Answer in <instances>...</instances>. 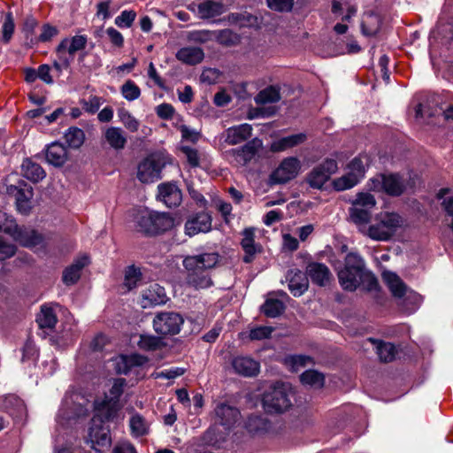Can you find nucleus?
<instances>
[{
  "label": "nucleus",
  "instance_id": "nucleus-46",
  "mask_svg": "<svg viewBox=\"0 0 453 453\" xmlns=\"http://www.w3.org/2000/svg\"><path fill=\"white\" fill-rule=\"evenodd\" d=\"M246 428L251 434H258L267 430L268 422L260 416H250L246 421Z\"/></svg>",
  "mask_w": 453,
  "mask_h": 453
},
{
  "label": "nucleus",
  "instance_id": "nucleus-44",
  "mask_svg": "<svg viewBox=\"0 0 453 453\" xmlns=\"http://www.w3.org/2000/svg\"><path fill=\"white\" fill-rule=\"evenodd\" d=\"M132 434L139 437L149 432V425L145 419L139 414L134 415L129 421Z\"/></svg>",
  "mask_w": 453,
  "mask_h": 453
},
{
  "label": "nucleus",
  "instance_id": "nucleus-63",
  "mask_svg": "<svg viewBox=\"0 0 453 453\" xmlns=\"http://www.w3.org/2000/svg\"><path fill=\"white\" fill-rule=\"evenodd\" d=\"M157 116L163 119H170L174 114V108L169 104H161L157 107Z\"/></svg>",
  "mask_w": 453,
  "mask_h": 453
},
{
  "label": "nucleus",
  "instance_id": "nucleus-20",
  "mask_svg": "<svg viewBox=\"0 0 453 453\" xmlns=\"http://www.w3.org/2000/svg\"><path fill=\"white\" fill-rule=\"evenodd\" d=\"M306 273L311 280L319 286H326L332 278L329 268L321 263H310L306 267Z\"/></svg>",
  "mask_w": 453,
  "mask_h": 453
},
{
  "label": "nucleus",
  "instance_id": "nucleus-43",
  "mask_svg": "<svg viewBox=\"0 0 453 453\" xmlns=\"http://www.w3.org/2000/svg\"><path fill=\"white\" fill-rule=\"evenodd\" d=\"M376 349L380 361L388 363L395 359L396 349L393 344L389 342H379Z\"/></svg>",
  "mask_w": 453,
  "mask_h": 453
},
{
  "label": "nucleus",
  "instance_id": "nucleus-25",
  "mask_svg": "<svg viewBox=\"0 0 453 453\" xmlns=\"http://www.w3.org/2000/svg\"><path fill=\"white\" fill-rule=\"evenodd\" d=\"M104 138L111 148L116 150H121L127 142L125 132L120 127H110L104 134Z\"/></svg>",
  "mask_w": 453,
  "mask_h": 453
},
{
  "label": "nucleus",
  "instance_id": "nucleus-2",
  "mask_svg": "<svg viewBox=\"0 0 453 453\" xmlns=\"http://www.w3.org/2000/svg\"><path fill=\"white\" fill-rule=\"evenodd\" d=\"M403 225V219L398 213L381 211L375 215L361 234L376 242H388Z\"/></svg>",
  "mask_w": 453,
  "mask_h": 453
},
{
  "label": "nucleus",
  "instance_id": "nucleus-51",
  "mask_svg": "<svg viewBox=\"0 0 453 453\" xmlns=\"http://www.w3.org/2000/svg\"><path fill=\"white\" fill-rule=\"evenodd\" d=\"M214 39L222 45L230 46L238 41V36L230 29H223L216 32Z\"/></svg>",
  "mask_w": 453,
  "mask_h": 453
},
{
  "label": "nucleus",
  "instance_id": "nucleus-41",
  "mask_svg": "<svg viewBox=\"0 0 453 453\" xmlns=\"http://www.w3.org/2000/svg\"><path fill=\"white\" fill-rule=\"evenodd\" d=\"M263 312L270 318L280 316L285 310L283 302L278 299H267L262 306Z\"/></svg>",
  "mask_w": 453,
  "mask_h": 453
},
{
  "label": "nucleus",
  "instance_id": "nucleus-19",
  "mask_svg": "<svg viewBox=\"0 0 453 453\" xmlns=\"http://www.w3.org/2000/svg\"><path fill=\"white\" fill-rule=\"evenodd\" d=\"M234 372L244 377H253L259 372L260 365L249 357L239 356L232 360Z\"/></svg>",
  "mask_w": 453,
  "mask_h": 453
},
{
  "label": "nucleus",
  "instance_id": "nucleus-22",
  "mask_svg": "<svg viewBox=\"0 0 453 453\" xmlns=\"http://www.w3.org/2000/svg\"><path fill=\"white\" fill-rule=\"evenodd\" d=\"M89 263V259L88 256H81L76 258L73 263L65 269L63 272V282L65 285H73L75 284L80 277L81 270L88 265Z\"/></svg>",
  "mask_w": 453,
  "mask_h": 453
},
{
  "label": "nucleus",
  "instance_id": "nucleus-12",
  "mask_svg": "<svg viewBox=\"0 0 453 453\" xmlns=\"http://www.w3.org/2000/svg\"><path fill=\"white\" fill-rule=\"evenodd\" d=\"M164 164L159 158L146 157L138 165L137 178L142 183H151L160 179Z\"/></svg>",
  "mask_w": 453,
  "mask_h": 453
},
{
  "label": "nucleus",
  "instance_id": "nucleus-35",
  "mask_svg": "<svg viewBox=\"0 0 453 453\" xmlns=\"http://www.w3.org/2000/svg\"><path fill=\"white\" fill-rule=\"evenodd\" d=\"M367 156H359L353 158L347 165V172L354 174L357 180H360L365 176V167L368 165Z\"/></svg>",
  "mask_w": 453,
  "mask_h": 453
},
{
  "label": "nucleus",
  "instance_id": "nucleus-33",
  "mask_svg": "<svg viewBox=\"0 0 453 453\" xmlns=\"http://www.w3.org/2000/svg\"><path fill=\"white\" fill-rule=\"evenodd\" d=\"M381 27V18L378 14L368 13L362 21V31L366 36H376Z\"/></svg>",
  "mask_w": 453,
  "mask_h": 453
},
{
  "label": "nucleus",
  "instance_id": "nucleus-61",
  "mask_svg": "<svg viewBox=\"0 0 453 453\" xmlns=\"http://www.w3.org/2000/svg\"><path fill=\"white\" fill-rule=\"evenodd\" d=\"M273 331V329L271 326H258L250 331V337L252 340L265 339L271 335Z\"/></svg>",
  "mask_w": 453,
  "mask_h": 453
},
{
  "label": "nucleus",
  "instance_id": "nucleus-54",
  "mask_svg": "<svg viewBox=\"0 0 453 453\" xmlns=\"http://www.w3.org/2000/svg\"><path fill=\"white\" fill-rule=\"evenodd\" d=\"M268 7L275 12H290L294 6L295 0H266Z\"/></svg>",
  "mask_w": 453,
  "mask_h": 453
},
{
  "label": "nucleus",
  "instance_id": "nucleus-55",
  "mask_svg": "<svg viewBox=\"0 0 453 453\" xmlns=\"http://www.w3.org/2000/svg\"><path fill=\"white\" fill-rule=\"evenodd\" d=\"M136 18L134 11H123L120 15L116 17L115 24L119 27H130Z\"/></svg>",
  "mask_w": 453,
  "mask_h": 453
},
{
  "label": "nucleus",
  "instance_id": "nucleus-57",
  "mask_svg": "<svg viewBox=\"0 0 453 453\" xmlns=\"http://www.w3.org/2000/svg\"><path fill=\"white\" fill-rule=\"evenodd\" d=\"M14 21L12 13H7L5 20L2 27L3 39L4 42H9L14 33Z\"/></svg>",
  "mask_w": 453,
  "mask_h": 453
},
{
  "label": "nucleus",
  "instance_id": "nucleus-59",
  "mask_svg": "<svg viewBox=\"0 0 453 453\" xmlns=\"http://www.w3.org/2000/svg\"><path fill=\"white\" fill-rule=\"evenodd\" d=\"M101 104V98L96 96H90L88 100H83L81 102L83 110L89 113L96 112L100 108Z\"/></svg>",
  "mask_w": 453,
  "mask_h": 453
},
{
  "label": "nucleus",
  "instance_id": "nucleus-37",
  "mask_svg": "<svg viewBox=\"0 0 453 453\" xmlns=\"http://www.w3.org/2000/svg\"><path fill=\"white\" fill-rule=\"evenodd\" d=\"M137 346L139 349L145 351H154L160 349L164 346V342L159 337L150 334H141L137 342Z\"/></svg>",
  "mask_w": 453,
  "mask_h": 453
},
{
  "label": "nucleus",
  "instance_id": "nucleus-36",
  "mask_svg": "<svg viewBox=\"0 0 453 453\" xmlns=\"http://www.w3.org/2000/svg\"><path fill=\"white\" fill-rule=\"evenodd\" d=\"M125 386V379H116L110 389L109 395L105 396L104 403L111 406V408L115 407L119 403V397L123 394Z\"/></svg>",
  "mask_w": 453,
  "mask_h": 453
},
{
  "label": "nucleus",
  "instance_id": "nucleus-32",
  "mask_svg": "<svg viewBox=\"0 0 453 453\" xmlns=\"http://www.w3.org/2000/svg\"><path fill=\"white\" fill-rule=\"evenodd\" d=\"M22 173L25 178L33 182H38L46 176L42 167L29 158H26L22 163Z\"/></svg>",
  "mask_w": 453,
  "mask_h": 453
},
{
  "label": "nucleus",
  "instance_id": "nucleus-45",
  "mask_svg": "<svg viewBox=\"0 0 453 453\" xmlns=\"http://www.w3.org/2000/svg\"><path fill=\"white\" fill-rule=\"evenodd\" d=\"M358 182L359 180H357V177H355L354 174L347 172L344 175L333 180V187L337 191H343L353 188Z\"/></svg>",
  "mask_w": 453,
  "mask_h": 453
},
{
  "label": "nucleus",
  "instance_id": "nucleus-49",
  "mask_svg": "<svg viewBox=\"0 0 453 453\" xmlns=\"http://www.w3.org/2000/svg\"><path fill=\"white\" fill-rule=\"evenodd\" d=\"M360 286L367 291L376 290L379 286L378 280L375 275L372 272L366 270L365 267L361 274Z\"/></svg>",
  "mask_w": 453,
  "mask_h": 453
},
{
  "label": "nucleus",
  "instance_id": "nucleus-21",
  "mask_svg": "<svg viewBox=\"0 0 453 453\" xmlns=\"http://www.w3.org/2000/svg\"><path fill=\"white\" fill-rule=\"evenodd\" d=\"M87 37L85 35H74L71 38L63 39L57 47V53L60 55H74L78 51L85 49L87 45Z\"/></svg>",
  "mask_w": 453,
  "mask_h": 453
},
{
  "label": "nucleus",
  "instance_id": "nucleus-52",
  "mask_svg": "<svg viewBox=\"0 0 453 453\" xmlns=\"http://www.w3.org/2000/svg\"><path fill=\"white\" fill-rule=\"evenodd\" d=\"M187 369L183 367H172L160 372H155L152 375L155 379H175L183 375Z\"/></svg>",
  "mask_w": 453,
  "mask_h": 453
},
{
  "label": "nucleus",
  "instance_id": "nucleus-17",
  "mask_svg": "<svg viewBox=\"0 0 453 453\" xmlns=\"http://www.w3.org/2000/svg\"><path fill=\"white\" fill-rule=\"evenodd\" d=\"M252 130L251 125L247 123L231 127L225 131L224 141L228 145L239 144L251 136Z\"/></svg>",
  "mask_w": 453,
  "mask_h": 453
},
{
  "label": "nucleus",
  "instance_id": "nucleus-26",
  "mask_svg": "<svg viewBox=\"0 0 453 453\" xmlns=\"http://www.w3.org/2000/svg\"><path fill=\"white\" fill-rule=\"evenodd\" d=\"M147 362L148 358L139 354L121 356L117 363V371L119 373L127 374L134 367L142 366Z\"/></svg>",
  "mask_w": 453,
  "mask_h": 453
},
{
  "label": "nucleus",
  "instance_id": "nucleus-6",
  "mask_svg": "<svg viewBox=\"0 0 453 453\" xmlns=\"http://www.w3.org/2000/svg\"><path fill=\"white\" fill-rule=\"evenodd\" d=\"M376 205L375 197L367 192H360L351 203L349 214L351 221L357 225L358 231L363 229L372 219V211Z\"/></svg>",
  "mask_w": 453,
  "mask_h": 453
},
{
  "label": "nucleus",
  "instance_id": "nucleus-34",
  "mask_svg": "<svg viewBox=\"0 0 453 453\" xmlns=\"http://www.w3.org/2000/svg\"><path fill=\"white\" fill-rule=\"evenodd\" d=\"M36 321L41 328H53L57 322L58 318L52 307L44 304L41 307V312L37 316Z\"/></svg>",
  "mask_w": 453,
  "mask_h": 453
},
{
  "label": "nucleus",
  "instance_id": "nucleus-48",
  "mask_svg": "<svg viewBox=\"0 0 453 453\" xmlns=\"http://www.w3.org/2000/svg\"><path fill=\"white\" fill-rule=\"evenodd\" d=\"M119 118L124 127L130 132L134 133L138 131L140 122L127 110L119 111Z\"/></svg>",
  "mask_w": 453,
  "mask_h": 453
},
{
  "label": "nucleus",
  "instance_id": "nucleus-29",
  "mask_svg": "<svg viewBox=\"0 0 453 453\" xmlns=\"http://www.w3.org/2000/svg\"><path fill=\"white\" fill-rule=\"evenodd\" d=\"M382 280L395 297L400 298L405 295L407 287L395 273L384 272L382 273Z\"/></svg>",
  "mask_w": 453,
  "mask_h": 453
},
{
  "label": "nucleus",
  "instance_id": "nucleus-1",
  "mask_svg": "<svg viewBox=\"0 0 453 453\" xmlns=\"http://www.w3.org/2000/svg\"><path fill=\"white\" fill-rule=\"evenodd\" d=\"M219 258L217 252L186 257L183 265L188 272V284L196 289L209 288L212 282L208 271L218 264Z\"/></svg>",
  "mask_w": 453,
  "mask_h": 453
},
{
  "label": "nucleus",
  "instance_id": "nucleus-3",
  "mask_svg": "<svg viewBox=\"0 0 453 453\" xmlns=\"http://www.w3.org/2000/svg\"><path fill=\"white\" fill-rule=\"evenodd\" d=\"M135 223L138 231L149 235L164 233L173 226V219L169 214L148 210L139 211Z\"/></svg>",
  "mask_w": 453,
  "mask_h": 453
},
{
  "label": "nucleus",
  "instance_id": "nucleus-14",
  "mask_svg": "<svg viewBox=\"0 0 453 453\" xmlns=\"http://www.w3.org/2000/svg\"><path fill=\"white\" fill-rule=\"evenodd\" d=\"M157 198L167 207H177L182 200V194L178 186L174 183L166 182L158 185Z\"/></svg>",
  "mask_w": 453,
  "mask_h": 453
},
{
  "label": "nucleus",
  "instance_id": "nucleus-56",
  "mask_svg": "<svg viewBox=\"0 0 453 453\" xmlns=\"http://www.w3.org/2000/svg\"><path fill=\"white\" fill-rule=\"evenodd\" d=\"M180 150L185 155L187 162L191 167H198L200 165V156L197 150L189 146H182Z\"/></svg>",
  "mask_w": 453,
  "mask_h": 453
},
{
  "label": "nucleus",
  "instance_id": "nucleus-64",
  "mask_svg": "<svg viewBox=\"0 0 453 453\" xmlns=\"http://www.w3.org/2000/svg\"><path fill=\"white\" fill-rule=\"evenodd\" d=\"M58 33V30L56 27L50 26L49 24H45L42 26V33L39 36V40L42 42H48L54 36H56Z\"/></svg>",
  "mask_w": 453,
  "mask_h": 453
},
{
  "label": "nucleus",
  "instance_id": "nucleus-10",
  "mask_svg": "<svg viewBox=\"0 0 453 453\" xmlns=\"http://www.w3.org/2000/svg\"><path fill=\"white\" fill-rule=\"evenodd\" d=\"M373 189L398 196L405 190V182L399 174H382L372 180Z\"/></svg>",
  "mask_w": 453,
  "mask_h": 453
},
{
  "label": "nucleus",
  "instance_id": "nucleus-7",
  "mask_svg": "<svg viewBox=\"0 0 453 453\" xmlns=\"http://www.w3.org/2000/svg\"><path fill=\"white\" fill-rule=\"evenodd\" d=\"M183 322V318L177 312H160L153 319V327L160 335H174L180 333Z\"/></svg>",
  "mask_w": 453,
  "mask_h": 453
},
{
  "label": "nucleus",
  "instance_id": "nucleus-42",
  "mask_svg": "<svg viewBox=\"0 0 453 453\" xmlns=\"http://www.w3.org/2000/svg\"><path fill=\"white\" fill-rule=\"evenodd\" d=\"M88 438L93 444V448H95V444L105 446L110 444L111 441L108 433L103 427H90Z\"/></svg>",
  "mask_w": 453,
  "mask_h": 453
},
{
  "label": "nucleus",
  "instance_id": "nucleus-40",
  "mask_svg": "<svg viewBox=\"0 0 453 453\" xmlns=\"http://www.w3.org/2000/svg\"><path fill=\"white\" fill-rule=\"evenodd\" d=\"M65 139L70 147L78 149L83 144L85 134L81 129L72 127L65 134Z\"/></svg>",
  "mask_w": 453,
  "mask_h": 453
},
{
  "label": "nucleus",
  "instance_id": "nucleus-18",
  "mask_svg": "<svg viewBox=\"0 0 453 453\" xmlns=\"http://www.w3.org/2000/svg\"><path fill=\"white\" fill-rule=\"evenodd\" d=\"M216 422L227 428L234 426L240 417V411L235 407L226 403H219L214 409Z\"/></svg>",
  "mask_w": 453,
  "mask_h": 453
},
{
  "label": "nucleus",
  "instance_id": "nucleus-13",
  "mask_svg": "<svg viewBox=\"0 0 453 453\" xmlns=\"http://www.w3.org/2000/svg\"><path fill=\"white\" fill-rule=\"evenodd\" d=\"M211 229V217L205 211L192 215L185 223V234L194 236L199 233H207Z\"/></svg>",
  "mask_w": 453,
  "mask_h": 453
},
{
  "label": "nucleus",
  "instance_id": "nucleus-62",
  "mask_svg": "<svg viewBox=\"0 0 453 453\" xmlns=\"http://www.w3.org/2000/svg\"><path fill=\"white\" fill-rule=\"evenodd\" d=\"M16 252V247L11 243H7L4 241L0 235V258L5 259L12 257Z\"/></svg>",
  "mask_w": 453,
  "mask_h": 453
},
{
  "label": "nucleus",
  "instance_id": "nucleus-4",
  "mask_svg": "<svg viewBox=\"0 0 453 453\" xmlns=\"http://www.w3.org/2000/svg\"><path fill=\"white\" fill-rule=\"evenodd\" d=\"M292 388L289 385L277 382L266 390L262 397V405L268 413H281L292 405Z\"/></svg>",
  "mask_w": 453,
  "mask_h": 453
},
{
  "label": "nucleus",
  "instance_id": "nucleus-24",
  "mask_svg": "<svg viewBox=\"0 0 453 453\" xmlns=\"http://www.w3.org/2000/svg\"><path fill=\"white\" fill-rule=\"evenodd\" d=\"M67 149L62 143L53 142L47 147L46 160L49 164L59 167L67 161Z\"/></svg>",
  "mask_w": 453,
  "mask_h": 453
},
{
  "label": "nucleus",
  "instance_id": "nucleus-9",
  "mask_svg": "<svg viewBox=\"0 0 453 453\" xmlns=\"http://www.w3.org/2000/svg\"><path fill=\"white\" fill-rule=\"evenodd\" d=\"M262 144L260 139L254 138L241 148L226 151V157L235 165H245L255 157Z\"/></svg>",
  "mask_w": 453,
  "mask_h": 453
},
{
  "label": "nucleus",
  "instance_id": "nucleus-38",
  "mask_svg": "<svg viewBox=\"0 0 453 453\" xmlns=\"http://www.w3.org/2000/svg\"><path fill=\"white\" fill-rule=\"evenodd\" d=\"M280 90L274 86L265 88V89L261 90L255 97V101L257 104L276 103L280 101Z\"/></svg>",
  "mask_w": 453,
  "mask_h": 453
},
{
  "label": "nucleus",
  "instance_id": "nucleus-53",
  "mask_svg": "<svg viewBox=\"0 0 453 453\" xmlns=\"http://www.w3.org/2000/svg\"><path fill=\"white\" fill-rule=\"evenodd\" d=\"M311 357L303 355L292 356L286 358V363L290 365L291 369L295 372L298 371L301 367L311 364Z\"/></svg>",
  "mask_w": 453,
  "mask_h": 453
},
{
  "label": "nucleus",
  "instance_id": "nucleus-39",
  "mask_svg": "<svg viewBox=\"0 0 453 453\" xmlns=\"http://www.w3.org/2000/svg\"><path fill=\"white\" fill-rule=\"evenodd\" d=\"M300 380L303 385H309L314 388H321L325 382L324 375L315 370L305 371L301 374Z\"/></svg>",
  "mask_w": 453,
  "mask_h": 453
},
{
  "label": "nucleus",
  "instance_id": "nucleus-60",
  "mask_svg": "<svg viewBox=\"0 0 453 453\" xmlns=\"http://www.w3.org/2000/svg\"><path fill=\"white\" fill-rule=\"evenodd\" d=\"M220 75L221 73L219 70L207 68L203 71L201 74V81L209 84H213L219 81Z\"/></svg>",
  "mask_w": 453,
  "mask_h": 453
},
{
  "label": "nucleus",
  "instance_id": "nucleus-30",
  "mask_svg": "<svg viewBox=\"0 0 453 453\" xmlns=\"http://www.w3.org/2000/svg\"><path fill=\"white\" fill-rule=\"evenodd\" d=\"M306 138V134L303 133L280 138L272 143L271 150L273 152H280L288 149H291L295 146L303 143Z\"/></svg>",
  "mask_w": 453,
  "mask_h": 453
},
{
  "label": "nucleus",
  "instance_id": "nucleus-8",
  "mask_svg": "<svg viewBox=\"0 0 453 453\" xmlns=\"http://www.w3.org/2000/svg\"><path fill=\"white\" fill-rule=\"evenodd\" d=\"M337 169V162L334 159L327 158L312 168L306 175L305 181L311 188L321 189Z\"/></svg>",
  "mask_w": 453,
  "mask_h": 453
},
{
  "label": "nucleus",
  "instance_id": "nucleus-58",
  "mask_svg": "<svg viewBox=\"0 0 453 453\" xmlns=\"http://www.w3.org/2000/svg\"><path fill=\"white\" fill-rule=\"evenodd\" d=\"M216 35V32L209 31V30H202V31H195L190 34L189 38L190 40L196 42H206L212 39H214V36Z\"/></svg>",
  "mask_w": 453,
  "mask_h": 453
},
{
  "label": "nucleus",
  "instance_id": "nucleus-5",
  "mask_svg": "<svg viewBox=\"0 0 453 453\" xmlns=\"http://www.w3.org/2000/svg\"><path fill=\"white\" fill-rule=\"evenodd\" d=\"M365 265V260L359 254L350 252L346 256L344 267L338 272L339 283L344 290L352 292L360 286Z\"/></svg>",
  "mask_w": 453,
  "mask_h": 453
},
{
  "label": "nucleus",
  "instance_id": "nucleus-47",
  "mask_svg": "<svg viewBox=\"0 0 453 453\" xmlns=\"http://www.w3.org/2000/svg\"><path fill=\"white\" fill-rule=\"evenodd\" d=\"M121 94L127 101H134L140 97V88L131 80L127 81L120 88Z\"/></svg>",
  "mask_w": 453,
  "mask_h": 453
},
{
  "label": "nucleus",
  "instance_id": "nucleus-31",
  "mask_svg": "<svg viewBox=\"0 0 453 453\" xmlns=\"http://www.w3.org/2000/svg\"><path fill=\"white\" fill-rule=\"evenodd\" d=\"M288 280V288L295 296H300L308 289V279L299 270L291 271Z\"/></svg>",
  "mask_w": 453,
  "mask_h": 453
},
{
  "label": "nucleus",
  "instance_id": "nucleus-50",
  "mask_svg": "<svg viewBox=\"0 0 453 453\" xmlns=\"http://www.w3.org/2000/svg\"><path fill=\"white\" fill-rule=\"evenodd\" d=\"M142 273L139 268L129 266L125 273V286L131 290L135 288L137 282L141 280Z\"/></svg>",
  "mask_w": 453,
  "mask_h": 453
},
{
  "label": "nucleus",
  "instance_id": "nucleus-27",
  "mask_svg": "<svg viewBox=\"0 0 453 453\" xmlns=\"http://www.w3.org/2000/svg\"><path fill=\"white\" fill-rule=\"evenodd\" d=\"M197 12L201 19H208L221 15L226 12V8L220 2L206 0L197 5Z\"/></svg>",
  "mask_w": 453,
  "mask_h": 453
},
{
  "label": "nucleus",
  "instance_id": "nucleus-11",
  "mask_svg": "<svg viewBox=\"0 0 453 453\" xmlns=\"http://www.w3.org/2000/svg\"><path fill=\"white\" fill-rule=\"evenodd\" d=\"M301 170V162L297 157L284 158L279 166L272 173L271 180L274 183L283 184L295 179Z\"/></svg>",
  "mask_w": 453,
  "mask_h": 453
},
{
  "label": "nucleus",
  "instance_id": "nucleus-16",
  "mask_svg": "<svg viewBox=\"0 0 453 453\" xmlns=\"http://www.w3.org/2000/svg\"><path fill=\"white\" fill-rule=\"evenodd\" d=\"M241 246L244 251L243 262L251 263L257 253L261 252V246L255 242L254 228H245L242 233Z\"/></svg>",
  "mask_w": 453,
  "mask_h": 453
},
{
  "label": "nucleus",
  "instance_id": "nucleus-15",
  "mask_svg": "<svg viewBox=\"0 0 453 453\" xmlns=\"http://www.w3.org/2000/svg\"><path fill=\"white\" fill-rule=\"evenodd\" d=\"M167 296L165 288L157 283L150 285L142 291L140 303L142 308H150L166 303Z\"/></svg>",
  "mask_w": 453,
  "mask_h": 453
},
{
  "label": "nucleus",
  "instance_id": "nucleus-28",
  "mask_svg": "<svg viewBox=\"0 0 453 453\" xmlns=\"http://www.w3.org/2000/svg\"><path fill=\"white\" fill-rule=\"evenodd\" d=\"M15 196L17 210L21 214L27 215L32 209L31 200L34 196L32 187L25 184L23 188L17 189Z\"/></svg>",
  "mask_w": 453,
  "mask_h": 453
},
{
  "label": "nucleus",
  "instance_id": "nucleus-23",
  "mask_svg": "<svg viewBox=\"0 0 453 453\" xmlns=\"http://www.w3.org/2000/svg\"><path fill=\"white\" fill-rule=\"evenodd\" d=\"M13 237L25 247H35L42 242V236L33 229L16 226L13 230Z\"/></svg>",
  "mask_w": 453,
  "mask_h": 453
}]
</instances>
